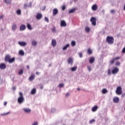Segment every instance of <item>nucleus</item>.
<instances>
[{"label": "nucleus", "instance_id": "nucleus-1", "mask_svg": "<svg viewBox=\"0 0 125 125\" xmlns=\"http://www.w3.org/2000/svg\"><path fill=\"white\" fill-rule=\"evenodd\" d=\"M20 96L18 98V103L19 104H22V103H24L25 102V99L24 98V97L23 96V93L21 92L19 93Z\"/></svg>", "mask_w": 125, "mask_h": 125}, {"label": "nucleus", "instance_id": "nucleus-2", "mask_svg": "<svg viewBox=\"0 0 125 125\" xmlns=\"http://www.w3.org/2000/svg\"><path fill=\"white\" fill-rule=\"evenodd\" d=\"M106 42H108L109 44H113L114 43V38L110 36L107 37Z\"/></svg>", "mask_w": 125, "mask_h": 125}, {"label": "nucleus", "instance_id": "nucleus-3", "mask_svg": "<svg viewBox=\"0 0 125 125\" xmlns=\"http://www.w3.org/2000/svg\"><path fill=\"white\" fill-rule=\"evenodd\" d=\"M116 92L118 94V95H121V94L123 93V91L122 90V87H117Z\"/></svg>", "mask_w": 125, "mask_h": 125}, {"label": "nucleus", "instance_id": "nucleus-4", "mask_svg": "<svg viewBox=\"0 0 125 125\" xmlns=\"http://www.w3.org/2000/svg\"><path fill=\"white\" fill-rule=\"evenodd\" d=\"M90 21L91 22L93 26H96V18L92 17L90 19Z\"/></svg>", "mask_w": 125, "mask_h": 125}, {"label": "nucleus", "instance_id": "nucleus-5", "mask_svg": "<svg viewBox=\"0 0 125 125\" xmlns=\"http://www.w3.org/2000/svg\"><path fill=\"white\" fill-rule=\"evenodd\" d=\"M23 112L25 113V114H30L31 113V109L27 107H24L22 109Z\"/></svg>", "mask_w": 125, "mask_h": 125}, {"label": "nucleus", "instance_id": "nucleus-6", "mask_svg": "<svg viewBox=\"0 0 125 125\" xmlns=\"http://www.w3.org/2000/svg\"><path fill=\"white\" fill-rule=\"evenodd\" d=\"M18 44H19L20 46H26V45H27V42H19Z\"/></svg>", "mask_w": 125, "mask_h": 125}, {"label": "nucleus", "instance_id": "nucleus-7", "mask_svg": "<svg viewBox=\"0 0 125 125\" xmlns=\"http://www.w3.org/2000/svg\"><path fill=\"white\" fill-rule=\"evenodd\" d=\"M0 69L1 70H4L5 69H6V64H5V63H1L0 64Z\"/></svg>", "mask_w": 125, "mask_h": 125}, {"label": "nucleus", "instance_id": "nucleus-8", "mask_svg": "<svg viewBox=\"0 0 125 125\" xmlns=\"http://www.w3.org/2000/svg\"><path fill=\"white\" fill-rule=\"evenodd\" d=\"M119 72V68L118 67H115L112 69V73L113 74V75H115V74H117Z\"/></svg>", "mask_w": 125, "mask_h": 125}, {"label": "nucleus", "instance_id": "nucleus-9", "mask_svg": "<svg viewBox=\"0 0 125 125\" xmlns=\"http://www.w3.org/2000/svg\"><path fill=\"white\" fill-rule=\"evenodd\" d=\"M17 29V25H16V23H13L12 25V31H13L14 32L16 31Z\"/></svg>", "mask_w": 125, "mask_h": 125}, {"label": "nucleus", "instance_id": "nucleus-10", "mask_svg": "<svg viewBox=\"0 0 125 125\" xmlns=\"http://www.w3.org/2000/svg\"><path fill=\"white\" fill-rule=\"evenodd\" d=\"M61 27H66L67 26V23H66V21H61Z\"/></svg>", "mask_w": 125, "mask_h": 125}, {"label": "nucleus", "instance_id": "nucleus-11", "mask_svg": "<svg viewBox=\"0 0 125 125\" xmlns=\"http://www.w3.org/2000/svg\"><path fill=\"white\" fill-rule=\"evenodd\" d=\"M67 62H68V64H70V65H71V66L73 65V63H74L73 59H72L71 58H68V59L67 60Z\"/></svg>", "mask_w": 125, "mask_h": 125}, {"label": "nucleus", "instance_id": "nucleus-12", "mask_svg": "<svg viewBox=\"0 0 125 125\" xmlns=\"http://www.w3.org/2000/svg\"><path fill=\"white\" fill-rule=\"evenodd\" d=\"M36 18L37 19H38V20H41V19H42V14H37V16H36Z\"/></svg>", "mask_w": 125, "mask_h": 125}, {"label": "nucleus", "instance_id": "nucleus-13", "mask_svg": "<svg viewBox=\"0 0 125 125\" xmlns=\"http://www.w3.org/2000/svg\"><path fill=\"white\" fill-rule=\"evenodd\" d=\"M58 14V9L55 8L53 10V15L55 16Z\"/></svg>", "mask_w": 125, "mask_h": 125}, {"label": "nucleus", "instance_id": "nucleus-14", "mask_svg": "<svg viewBox=\"0 0 125 125\" xmlns=\"http://www.w3.org/2000/svg\"><path fill=\"white\" fill-rule=\"evenodd\" d=\"M26 29V25L24 24H22L20 27V31H24Z\"/></svg>", "mask_w": 125, "mask_h": 125}, {"label": "nucleus", "instance_id": "nucleus-15", "mask_svg": "<svg viewBox=\"0 0 125 125\" xmlns=\"http://www.w3.org/2000/svg\"><path fill=\"white\" fill-rule=\"evenodd\" d=\"M10 58H11V57L10 56V55H6V57H5V61H6V62H8L10 60Z\"/></svg>", "mask_w": 125, "mask_h": 125}, {"label": "nucleus", "instance_id": "nucleus-16", "mask_svg": "<svg viewBox=\"0 0 125 125\" xmlns=\"http://www.w3.org/2000/svg\"><path fill=\"white\" fill-rule=\"evenodd\" d=\"M119 59H120L119 57H117L114 58L110 61L111 64H114V62H115V61H116V60H119Z\"/></svg>", "mask_w": 125, "mask_h": 125}, {"label": "nucleus", "instance_id": "nucleus-17", "mask_svg": "<svg viewBox=\"0 0 125 125\" xmlns=\"http://www.w3.org/2000/svg\"><path fill=\"white\" fill-rule=\"evenodd\" d=\"M119 101H120V99L117 97H115L113 98V102H114V103H118Z\"/></svg>", "mask_w": 125, "mask_h": 125}, {"label": "nucleus", "instance_id": "nucleus-18", "mask_svg": "<svg viewBox=\"0 0 125 125\" xmlns=\"http://www.w3.org/2000/svg\"><path fill=\"white\" fill-rule=\"evenodd\" d=\"M95 61V57H91L89 60V63L90 64H92Z\"/></svg>", "mask_w": 125, "mask_h": 125}, {"label": "nucleus", "instance_id": "nucleus-19", "mask_svg": "<svg viewBox=\"0 0 125 125\" xmlns=\"http://www.w3.org/2000/svg\"><path fill=\"white\" fill-rule=\"evenodd\" d=\"M19 53L21 56H24V55H25V52H24V50H20Z\"/></svg>", "mask_w": 125, "mask_h": 125}, {"label": "nucleus", "instance_id": "nucleus-20", "mask_svg": "<svg viewBox=\"0 0 125 125\" xmlns=\"http://www.w3.org/2000/svg\"><path fill=\"white\" fill-rule=\"evenodd\" d=\"M37 92V89H36L35 88H34L31 91V94H32V95H35L36 94V93Z\"/></svg>", "mask_w": 125, "mask_h": 125}, {"label": "nucleus", "instance_id": "nucleus-21", "mask_svg": "<svg viewBox=\"0 0 125 125\" xmlns=\"http://www.w3.org/2000/svg\"><path fill=\"white\" fill-rule=\"evenodd\" d=\"M52 45H53L54 47L56 46V40L55 39L52 40Z\"/></svg>", "mask_w": 125, "mask_h": 125}, {"label": "nucleus", "instance_id": "nucleus-22", "mask_svg": "<svg viewBox=\"0 0 125 125\" xmlns=\"http://www.w3.org/2000/svg\"><path fill=\"white\" fill-rule=\"evenodd\" d=\"M97 9V4H94L92 6V10H93V11H95V10H96Z\"/></svg>", "mask_w": 125, "mask_h": 125}, {"label": "nucleus", "instance_id": "nucleus-23", "mask_svg": "<svg viewBox=\"0 0 125 125\" xmlns=\"http://www.w3.org/2000/svg\"><path fill=\"white\" fill-rule=\"evenodd\" d=\"M70 69L72 72H75L77 71V66H73V67H71Z\"/></svg>", "mask_w": 125, "mask_h": 125}, {"label": "nucleus", "instance_id": "nucleus-24", "mask_svg": "<svg viewBox=\"0 0 125 125\" xmlns=\"http://www.w3.org/2000/svg\"><path fill=\"white\" fill-rule=\"evenodd\" d=\"M15 61V58L13 57L12 59L10 58V60H9V63H13Z\"/></svg>", "mask_w": 125, "mask_h": 125}, {"label": "nucleus", "instance_id": "nucleus-25", "mask_svg": "<svg viewBox=\"0 0 125 125\" xmlns=\"http://www.w3.org/2000/svg\"><path fill=\"white\" fill-rule=\"evenodd\" d=\"M97 109H98V106H95L92 108V112H96L97 111Z\"/></svg>", "mask_w": 125, "mask_h": 125}, {"label": "nucleus", "instance_id": "nucleus-26", "mask_svg": "<svg viewBox=\"0 0 125 125\" xmlns=\"http://www.w3.org/2000/svg\"><path fill=\"white\" fill-rule=\"evenodd\" d=\"M85 31L86 33H89V32H90V28L88 26H86L85 28Z\"/></svg>", "mask_w": 125, "mask_h": 125}, {"label": "nucleus", "instance_id": "nucleus-27", "mask_svg": "<svg viewBox=\"0 0 125 125\" xmlns=\"http://www.w3.org/2000/svg\"><path fill=\"white\" fill-rule=\"evenodd\" d=\"M27 28L28 29V30H33V28H32V26L31 25V24L27 23Z\"/></svg>", "mask_w": 125, "mask_h": 125}, {"label": "nucleus", "instance_id": "nucleus-28", "mask_svg": "<svg viewBox=\"0 0 125 125\" xmlns=\"http://www.w3.org/2000/svg\"><path fill=\"white\" fill-rule=\"evenodd\" d=\"M35 75L32 74L29 78V81H34L35 80Z\"/></svg>", "mask_w": 125, "mask_h": 125}, {"label": "nucleus", "instance_id": "nucleus-29", "mask_svg": "<svg viewBox=\"0 0 125 125\" xmlns=\"http://www.w3.org/2000/svg\"><path fill=\"white\" fill-rule=\"evenodd\" d=\"M5 3L7 4H10L11 3L12 0H4Z\"/></svg>", "mask_w": 125, "mask_h": 125}, {"label": "nucleus", "instance_id": "nucleus-30", "mask_svg": "<svg viewBox=\"0 0 125 125\" xmlns=\"http://www.w3.org/2000/svg\"><path fill=\"white\" fill-rule=\"evenodd\" d=\"M70 46V44H67L66 45H65L62 48L63 50H66L67 49V48L68 47H69Z\"/></svg>", "mask_w": 125, "mask_h": 125}, {"label": "nucleus", "instance_id": "nucleus-31", "mask_svg": "<svg viewBox=\"0 0 125 125\" xmlns=\"http://www.w3.org/2000/svg\"><path fill=\"white\" fill-rule=\"evenodd\" d=\"M32 44L33 45V46H36V45L38 44V42L35 41H33L32 42Z\"/></svg>", "mask_w": 125, "mask_h": 125}, {"label": "nucleus", "instance_id": "nucleus-32", "mask_svg": "<svg viewBox=\"0 0 125 125\" xmlns=\"http://www.w3.org/2000/svg\"><path fill=\"white\" fill-rule=\"evenodd\" d=\"M23 73H24V70H23V69H20L19 71V75H23Z\"/></svg>", "mask_w": 125, "mask_h": 125}, {"label": "nucleus", "instance_id": "nucleus-33", "mask_svg": "<svg viewBox=\"0 0 125 125\" xmlns=\"http://www.w3.org/2000/svg\"><path fill=\"white\" fill-rule=\"evenodd\" d=\"M76 11V8L70 9L69 11V13H74Z\"/></svg>", "mask_w": 125, "mask_h": 125}, {"label": "nucleus", "instance_id": "nucleus-34", "mask_svg": "<svg viewBox=\"0 0 125 125\" xmlns=\"http://www.w3.org/2000/svg\"><path fill=\"white\" fill-rule=\"evenodd\" d=\"M51 31L52 32V33H56V28L55 27H53Z\"/></svg>", "mask_w": 125, "mask_h": 125}, {"label": "nucleus", "instance_id": "nucleus-35", "mask_svg": "<svg viewBox=\"0 0 125 125\" xmlns=\"http://www.w3.org/2000/svg\"><path fill=\"white\" fill-rule=\"evenodd\" d=\"M9 114H10V111H9L7 113H1L0 116H6V115H8Z\"/></svg>", "mask_w": 125, "mask_h": 125}, {"label": "nucleus", "instance_id": "nucleus-36", "mask_svg": "<svg viewBox=\"0 0 125 125\" xmlns=\"http://www.w3.org/2000/svg\"><path fill=\"white\" fill-rule=\"evenodd\" d=\"M107 92H108V91L107 90V89H103L102 90V93H103V94H106V93H107Z\"/></svg>", "mask_w": 125, "mask_h": 125}, {"label": "nucleus", "instance_id": "nucleus-37", "mask_svg": "<svg viewBox=\"0 0 125 125\" xmlns=\"http://www.w3.org/2000/svg\"><path fill=\"white\" fill-rule=\"evenodd\" d=\"M55 112H56V109L54 108H52L51 109V113H55Z\"/></svg>", "mask_w": 125, "mask_h": 125}, {"label": "nucleus", "instance_id": "nucleus-38", "mask_svg": "<svg viewBox=\"0 0 125 125\" xmlns=\"http://www.w3.org/2000/svg\"><path fill=\"white\" fill-rule=\"evenodd\" d=\"M87 52H88V54H92V50H91V49L89 48L87 50Z\"/></svg>", "mask_w": 125, "mask_h": 125}, {"label": "nucleus", "instance_id": "nucleus-39", "mask_svg": "<svg viewBox=\"0 0 125 125\" xmlns=\"http://www.w3.org/2000/svg\"><path fill=\"white\" fill-rule=\"evenodd\" d=\"M71 45H72V46H75V45H76V42L72 41L71 42Z\"/></svg>", "mask_w": 125, "mask_h": 125}, {"label": "nucleus", "instance_id": "nucleus-40", "mask_svg": "<svg viewBox=\"0 0 125 125\" xmlns=\"http://www.w3.org/2000/svg\"><path fill=\"white\" fill-rule=\"evenodd\" d=\"M17 14L18 15H20L21 14V10H18L17 11Z\"/></svg>", "mask_w": 125, "mask_h": 125}, {"label": "nucleus", "instance_id": "nucleus-41", "mask_svg": "<svg viewBox=\"0 0 125 125\" xmlns=\"http://www.w3.org/2000/svg\"><path fill=\"white\" fill-rule=\"evenodd\" d=\"M95 122V120L93 119V120H90V121L89 122V124H93V123H94Z\"/></svg>", "mask_w": 125, "mask_h": 125}, {"label": "nucleus", "instance_id": "nucleus-42", "mask_svg": "<svg viewBox=\"0 0 125 125\" xmlns=\"http://www.w3.org/2000/svg\"><path fill=\"white\" fill-rule=\"evenodd\" d=\"M44 20H45V21H46V22H47V23H48V22H49L48 18L46 17H44Z\"/></svg>", "mask_w": 125, "mask_h": 125}, {"label": "nucleus", "instance_id": "nucleus-43", "mask_svg": "<svg viewBox=\"0 0 125 125\" xmlns=\"http://www.w3.org/2000/svg\"><path fill=\"white\" fill-rule=\"evenodd\" d=\"M80 58H83V53L80 52L79 54Z\"/></svg>", "mask_w": 125, "mask_h": 125}, {"label": "nucleus", "instance_id": "nucleus-44", "mask_svg": "<svg viewBox=\"0 0 125 125\" xmlns=\"http://www.w3.org/2000/svg\"><path fill=\"white\" fill-rule=\"evenodd\" d=\"M23 8L24 9H27L28 8V5L27 4H25Z\"/></svg>", "mask_w": 125, "mask_h": 125}, {"label": "nucleus", "instance_id": "nucleus-45", "mask_svg": "<svg viewBox=\"0 0 125 125\" xmlns=\"http://www.w3.org/2000/svg\"><path fill=\"white\" fill-rule=\"evenodd\" d=\"M65 9H66V6L65 5H63L62 6V10H65Z\"/></svg>", "mask_w": 125, "mask_h": 125}, {"label": "nucleus", "instance_id": "nucleus-46", "mask_svg": "<svg viewBox=\"0 0 125 125\" xmlns=\"http://www.w3.org/2000/svg\"><path fill=\"white\" fill-rule=\"evenodd\" d=\"M59 87H63V86H64V84L63 83H60L59 85Z\"/></svg>", "mask_w": 125, "mask_h": 125}, {"label": "nucleus", "instance_id": "nucleus-47", "mask_svg": "<svg viewBox=\"0 0 125 125\" xmlns=\"http://www.w3.org/2000/svg\"><path fill=\"white\" fill-rule=\"evenodd\" d=\"M87 68L89 72H90V71H91V67H90V66H88Z\"/></svg>", "mask_w": 125, "mask_h": 125}, {"label": "nucleus", "instance_id": "nucleus-48", "mask_svg": "<svg viewBox=\"0 0 125 125\" xmlns=\"http://www.w3.org/2000/svg\"><path fill=\"white\" fill-rule=\"evenodd\" d=\"M101 14H102L103 15H104V14H105V10H102V11H101Z\"/></svg>", "mask_w": 125, "mask_h": 125}, {"label": "nucleus", "instance_id": "nucleus-49", "mask_svg": "<svg viewBox=\"0 0 125 125\" xmlns=\"http://www.w3.org/2000/svg\"><path fill=\"white\" fill-rule=\"evenodd\" d=\"M3 18H4V15H1L0 16V19H2Z\"/></svg>", "mask_w": 125, "mask_h": 125}, {"label": "nucleus", "instance_id": "nucleus-50", "mask_svg": "<svg viewBox=\"0 0 125 125\" xmlns=\"http://www.w3.org/2000/svg\"><path fill=\"white\" fill-rule=\"evenodd\" d=\"M120 62H117L116 63L115 65H116V66H120Z\"/></svg>", "mask_w": 125, "mask_h": 125}, {"label": "nucleus", "instance_id": "nucleus-51", "mask_svg": "<svg viewBox=\"0 0 125 125\" xmlns=\"http://www.w3.org/2000/svg\"><path fill=\"white\" fill-rule=\"evenodd\" d=\"M108 75H111V69L108 70Z\"/></svg>", "mask_w": 125, "mask_h": 125}, {"label": "nucleus", "instance_id": "nucleus-52", "mask_svg": "<svg viewBox=\"0 0 125 125\" xmlns=\"http://www.w3.org/2000/svg\"><path fill=\"white\" fill-rule=\"evenodd\" d=\"M69 96H70V93H67L66 94V95H65L66 97H68Z\"/></svg>", "mask_w": 125, "mask_h": 125}, {"label": "nucleus", "instance_id": "nucleus-53", "mask_svg": "<svg viewBox=\"0 0 125 125\" xmlns=\"http://www.w3.org/2000/svg\"><path fill=\"white\" fill-rule=\"evenodd\" d=\"M32 125H38V122H36L34 123Z\"/></svg>", "mask_w": 125, "mask_h": 125}, {"label": "nucleus", "instance_id": "nucleus-54", "mask_svg": "<svg viewBox=\"0 0 125 125\" xmlns=\"http://www.w3.org/2000/svg\"><path fill=\"white\" fill-rule=\"evenodd\" d=\"M123 53H125V47L122 50Z\"/></svg>", "mask_w": 125, "mask_h": 125}, {"label": "nucleus", "instance_id": "nucleus-55", "mask_svg": "<svg viewBox=\"0 0 125 125\" xmlns=\"http://www.w3.org/2000/svg\"><path fill=\"white\" fill-rule=\"evenodd\" d=\"M110 12H111V13H114V12H115V10H111L110 11Z\"/></svg>", "mask_w": 125, "mask_h": 125}, {"label": "nucleus", "instance_id": "nucleus-56", "mask_svg": "<svg viewBox=\"0 0 125 125\" xmlns=\"http://www.w3.org/2000/svg\"><path fill=\"white\" fill-rule=\"evenodd\" d=\"M125 93H123V94H122L121 97H125Z\"/></svg>", "mask_w": 125, "mask_h": 125}, {"label": "nucleus", "instance_id": "nucleus-57", "mask_svg": "<svg viewBox=\"0 0 125 125\" xmlns=\"http://www.w3.org/2000/svg\"><path fill=\"white\" fill-rule=\"evenodd\" d=\"M41 89H43V86L41 85L40 87Z\"/></svg>", "mask_w": 125, "mask_h": 125}, {"label": "nucleus", "instance_id": "nucleus-58", "mask_svg": "<svg viewBox=\"0 0 125 125\" xmlns=\"http://www.w3.org/2000/svg\"><path fill=\"white\" fill-rule=\"evenodd\" d=\"M6 104H7V103L6 102H5L4 103V106H6Z\"/></svg>", "mask_w": 125, "mask_h": 125}, {"label": "nucleus", "instance_id": "nucleus-59", "mask_svg": "<svg viewBox=\"0 0 125 125\" xmlns=\"http://www.w3.org/2000/svg\"><path fill=\"white\" fill-rule=\"evenodd\" d=\"M13 89H14V90H15V89H16V87L15 86L13 87Z\"/></svg>", "mask_w": 125, "mask_h": 125}, {"label": "nucleus", "instance_id": "nucleus-60", "mask_svg": "<svg viewBox=\"0 0 125 125\" xmlns=\"http://www.w3.org/2000/svg\"><path fill=\"white\" fill-rule=\"evenodd\" d=\"M27 68L28 69H30V66L29 65H27Z\"/></svg>", "mask_w": 125, "mask_h": 125}, {"label": "nucleus", "instance_id": "nucleus-61", "mask_svg": "<svg viewBox=\"0 0 125 125\" xmlns=\"http://www.w3.org/2000/svg\"><path fill=\"white\" fill-rule=\"evenodd\" d=\"M39 74H40V73L39 72H36V75H39Z\"/></svg>", "mask_w": 125, "mask_h": 125}, {"label": "nucleus", "instance_id": "nucleus-62", "mask_svg": "<svg viewBox=\"0 0 125 125\" xmlns=\"http://www.w3.org/2000/svg\"><path fill=\"white\" fill-rule=\"evenodd\" d=\"M29 5H30V6H32V3L31 2H30Z\"/></svg>", "mask_w": 125, "mask_h": 125}, {"label": "nucleus", "instance_id": "nucleus-63", "mask_svg": "<svg viewBox=\"0 0 125 125\" xmlns=\"http://www.w3.org/2000/svg\"><path fill=\"white\" fill-rule=\"evenodd\" d=\"M124 10H125V5L124 6Z\"/></svg>", "mask_w": 125, "mask_h": 125}, {"label": "nucleus", "instance_id": "nucleus-64", "mask_svg": "<svg viewBox=\"0 0 125 125\" xmlns=\"http://www.w3.org/2000/svg\"><path fill=\"white\" fill-rule=\"evenodd\" d=\"M77 90H81V89L80 88H78Z\"/></svg>", "mask_w": 125, "mask_h": 125}]
</instances>
